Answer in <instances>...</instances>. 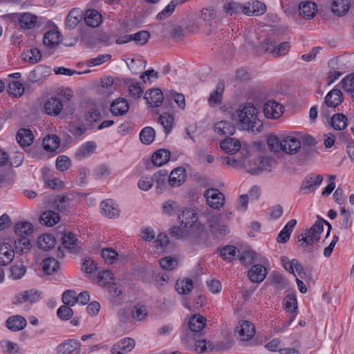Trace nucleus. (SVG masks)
Masks as SVG:
<instances>
[{
    "instance_id": "12",
    "label": "nucleus",
    "mask_w": 354,
    "mask_h": 354,
    "mask_svg": "<svg viewBox=\"0 0 354 354\" xmlns=\"http://www.w3.org/2000/svg\"><path fill=\"white\" fill-rule=\"evenodd\" d=\"M197 213L191 209H185L178 216L180 225L185 228H192L197 225Z\"/></svg>"
},
{
    "instance_id": "15",
    "label": "nucleus",
    "mask_w": 354,
    "mask_h": 354,
    "mask_svg": "<svg viewBox=\"0 0 354 354\" xmlns=\"http://www.w3.org/2000/svg\"><path fill=\"white\" fill-rule=\"evenodd\" d=\"M101 213L109 218H115L120 215V209L118 204L113 200L107 199L100 203Z\"/></svg>"
},
{
    "instance_id": "60",
    "label": "nucleus",
    "mask_w": 354,
    "mask_h": 354,
    "mask_svg": "<svg viewBox=\"0 0 354 354\" xmlns=\"http://www.w3.org/2000/svg\"><path fill=\"white\" fill-rule=\"evenodd\" d=\"M24 59L31 64H35L41 60V54L37 48H31L26 53Z\"/></svg>"
},
{
    "instance_id": "48",
    "label": "nucleus",
    "mask_w": 354,
    "mask_h": 354,
    "mask_svg": "<svg viewBox=\"0 0 354 354\" xmlns=\"http://www.w3.org/2000/svg\"><path fill=\"white\" fill-rule=\"evenodd\" d=\"M347 118L342 113L335 114L330 119V124L335 130H342L347 126Z\"/></svg>"
},
{
    "instance_id": "29",
    "label": "nucleus",
    "mask_w": 354,
    "mask_h": 354,
    "mask_svg": "<svg viewBox=\"0 0 354 354\" xmlns=\"http://www.w3.org/2000/svg\"><path fill=\"white\" fill-rule=\"evenodd\" d=\"M129 109V103L124 98L114 100L111 105V111L114 115H123L128 112Z\"/></svg>"
},
{
    "instance_id": "54",
    "label": "nucleus",
    "mask_w": 354,
    "mask_h": 354,
    "mask_svg": "<svg viewBox=\"0 0 354 354\" xmlns=\"http://www.w3.org/2000/svg\"><path fill=\"white\" fill-rule=\"evenodd\" d=\"M238 250L236 247L232 245H227L221 249L220 254L225 261L229 262L236 259Z\"/></svg>"
},
{
    "instance_id": "55",
    "label": "nucleus",
    "mask_w": 354,
    "mask_h": 354,
    "mask_svg": "<svg viewBox=\"0 0 354 354\" xmlns=\"http://www.w3.org/2000/svg\"><path fill=\"white\" fill-rule=\"evenodd\" d=\"M101 256L108 264L114 263L118 257V252L112 248H104L101 251Z\"/></svg>"
},
{
    "instance_id": "23",
    "label": "nucleus",
    "mask_w": 354,
    "mask_h": 354,
    "mask_svg": "<svg viewBox=\"0 0 354 354\" xmlns=\"http://www.w3.org/2000/svg\"><path fill=\"white\" fill-rule=\"evenodd\" d=\"M144 97L151 107L159 106L164 99L161 90L158 88L151 89L147 91Z\"/></svg>"
},
{
    "instance_id": "25",
    "label": "nucleus",
    "mask_w": 354,
    "mask_h": 354,
    "mask_svg": "<svg viewBox=\"0 0 354 354\" xmlns=\"http://www.w3.org/2000/svg\"><path fill=\"white\" fill-rule=\"evenodd\" d=\"M343 100V93L339 89L334 88L327 93L324 99V103L328 107L335 108Z\"/></svg>"
},
{
    "instance_id": "33",
    "label": "nucleus",
    "mask_w": 354,
    "mask_h": 354,
    "mask_svg": "<svg viewBox=\"0 0 354 354\" xmlns=\"http://www.w3.org/2000/svg\"><path fill=\"white\" fill-rule=\"evenodd\" d=\"M235 127L230 122L222 120L214 125V131L221 136H231L235 132Z\"/></svg>"
},
{
    "instance_id": "49",
    "label": "nucleus",
    "mask_w": 354,
    "mask_h": 354,
    "mask_svg": "<svg viewBox=\"0 0 354 354\" xmlns=\"http://www.w3.org/2000/svg\"><path fill=\"white\" fill-rule=\"evenodd\" d=\"M60 140L56 135L48 136L43 140L44 147L47 151H55L59 148Z\"/></svg>"
},
{
    "instance_id": "11",
    "label": "nucleus",
    "mask_w": 354,
    "mask_h": 354,
    "mask_svg": "<svg viewBox=\"0 0 354 354\" xmlns=\"http://www.w3.org/2000/svg\"><path fill=\"white\" fill-rule=\"evenodd\" d=\"M224 215L214 214L211 215L207 218V223L211 228V230L215 234L219 235H225L227 233V227L223 221Z\"/></svg>"
},
{
    "instance_id": "36",
    "label": "nucleus",
    "mask_w": 354,
    "mask_h": 354,
    "mask_svg": "<svg viewBox=\"0 0 354 354\" xmlns=\"http://www.w3.org/2000/svg\"><path fill=\"white\" fill-rule=\"evenodd\" d=\"M60 42V35L56 30L47 31L44 37L43 43L48 48H53Z\"/></svg>"
},
{
    "instance_id": "4",
    "label": "nucleus",
    "mask_w": 354,
    "mask_h": 354,
    "mask_svg": "<svg viewBox=\"0 0 354 354\" xmlns=\"http://www.w3.org/2000/svg\"><path fill=\"white\" fill-rule=\"evenodd\" d=\"M255 167H251L250 164L246 166L247 172L252 174H259L262 171H270L276 165V160L270 157H257L254 160Z\"/></svg>"
},
{
    "instance_id": "6",
    "label": "nucleus",
    "mask_w": 354,
    "mask_h": 354,
    "mask_svg": "<svg viewBox=\"0 0 354 354\" xmlns=\"http://www.w3.org/2000/svg\"><path fill=\"white\" fill-rule=\"evenodd\" d=\"M322 180L323 176L322 175L310 174L304 179L299 191L304 194L314 192L322 183Z\"/></svg>"
},
{
    "instance_id": "10",
    "label": "nucleus",
    "mask_w": 354,
    "mask_h": 354,
    "mask_svg": "<svg viewBox=\"0 0 354 354\" xmlns=\"http://www.w3.org/2000/svg\"><path fill=\"white\" fill-rule=\"evenodd\" d=\"M62 246L69 252L76 254L80 252V242L75 234L71 232H66L62 236Z\"/></svg>"
},
{
    "instance_id": "63",
    "label": "nucleus",
    "mask_w": 354,
    "mask_h": 354,
    "mask_svg": "<svg viewBox=\"0 0 354 354\" xmlns=\"http://www.w3.org/2000/svg\"><path fill=\"white\" fill-rule=\"evenodd\" d=\"M62 301L67 306H73L77 303V294L74 290H68L62 295Z\"/></svg>"
},
{
    "instance_id": "39",
    "label": "nucleus",
    "mask_w": 354,
    "mask_h": 354,
    "mask_svg": "<svg viewBox=\"0 0 354 354\" xmlns=\"http://www.w3.org/2000/svg\"><path fill=\"white\" fill-rule=\"evenodd\" d=\"M59 221V216L54 211H46L43 212L39 218L41 224L46 226H53Z\"/></svg>"
},
{
    "instance_id": "30",
    "label": "nucleus",
    "mask_w": 354,
    "mask_h": 354,
    "mask_svg": "<svg viewBox=\"0 0 354 354\" xmlns=\"http://www.w3.org/2000/svg\"><path fill=\"white\" fill-rule=\"evenodd\" d=\"M84 21L88 26L97 27L102 21V15L95 9L88 10L85 13Z\"/></svg>"
},
{
    "instance_id": "42",
    "label": "nucleus",
    "mask_w": 354,
    "mask_h": 354,
    "mask_svg": "<svg viewBox=\"0 0 354 354\" xmlns=\"http://www.w3.org/2000/svg\"><path fill=\"white\" fill-rule=\"evenodd\" d=\"M224 88V83L223 82H219L216 85V90L210 93L208 99V102L210 105L221 103Z\"/></svg>"
},
{
    "instance_id": "62",
    "label": "nucleus",
    "mask_w": 354,
    "mask_h": 354,
    "mask_svg": "<svg viewBox=\"0 0 354 354\" xmlns=\"http://www.w3.org/2000/svg\"><path fill=\"white\" fill-rule=\"evenodd\" d=\"M71 165L70 158L66 156H59L56 159V167L59 171H64Z\"/></svg>"
},
{
    "instance_id": "53",
    "label": "nucleus",
    "mask_w": 354,
    "mask_h": 354,
    "mask_svg": "<svg viewBox=\"0 0 354 354\" xmlns=\"http://www.w3.org/2000/svg\"><path fill=\"white\" fill-rule=\"evenodd\" d=\"M131 41L137 45L143 46L147 43L150 38V33L147 30H140L134 34H131Z\"/></svg>"
},
{
    "instance_id": "7",
    "label": "nucleus",
    "mask_w": 354,
    "mask_h": 354,
    "mask_svg": "<svg viewBox=\"0 0 354 354\" xmlns=\"http://www.w3.org/2000/svg\"><path fill=\"white\" fill-rule=\"evenodd\" d=\"M301 141L295 135L282 136V151L287 154H295L301 149Z\"/></svg>"
},
{
    "instance_id": "27",
    "label": "nucleus",
    "mask_w": 354,
    "mask_h": 354,
    "mask_svg": "<svg viewBox=\"0 0 354 354\" xmlns=\"http://www.w3.org/2000/svg\"><path fill=\"white\" fill-rule=\"evenodd\" d=\"M299 12L301 16L306 19L313 18L317 12V8L315 3L312 1H305L300 3Z\"/></svg>"
},
{
    "instance_id": "51",
    "label": "nucleus",
    "mask_w": 354,
    "mask_h": 354,
    "mask_svg": "<svg viewBox=\"0 0 354 354\" xmlns=\"http://www.w3.org/2000/svg\"><path fill=\"white\" fill-rule=\"evenodd\" d=\"M59 268V262L54 258H48L42 262L43 271L47 274H53Z\"/></svg>"
},
{
    "instance_id": "14",
    "label": "nucleus",
    "mask_w": 354,
    "mask_h": 354,
    "mask_svg": "<svg viewBox=\"0 0 354 354\" xmlns=\"http://www.w3.org/2000/svg\"><path fill=\"white\" fill-rule=\"evenodd\" d=\"M44 108L47 115L58 116L63 110L64 104L59 98L51 97L45 102Z\"/></svg>"
},
{
    "instance_id": "21",
    "label": "nucleus",
    "mask_w": 354,
    "mask_h": 354,
    "mask_svg": "<svg viewBox=\"0 0 354 354\" xmlns=\"http://www.w3.org/2000/svg\"><path fill=\"white\" fill-rule=\"evenodd\" d=\"M283 106L278 102L274 101L267 102L263 106V111L265 115L268 118L275 119L280 117L282 111Z\"/></svg>"
},
{
    "instance_id": "26",
    "label": "nucleus",
    "mask_w": 354,
    "mask_h": 354,
    "mask_svg": "<svg viewBox=\"0 0 354 354\" xmlns=\"http://www.w3.org/2000/svg\"><path fill=\"white\" fill-rule=\"evenodd\" d=\"M97 148L96 144L93 141H88L83 145L77 149L75 153V157L77 160H82L91 156Z\"/></svg>"
},
{
    "instance_id": "9",
    "label": "nucleus",
    "mask_w": 354,
    "mask_h": 354,
    "mask_svg": "<svg viewBox=\"0 0 354 354\" xmlns=\"http://www.w3.org/2000/svg\"><path fill=\"white\" fill-rule=\"evenodd\" d=\"M204 196L209 206L214 209H219L225 203L224 195L216 189L205 191Z\"/></svg>"
},
{
    "instance_id": "45",
    "label": "nucleus",
    "mask_w": 354,
    "mask_h": 354,
    "mask_svg": "<svg viewBox=\"0 0 354 354\" xmlns=\"http://www.w3.org/2000/svg\"><path fill=\"white\" fill-rule=\"evenodd\" d=\"M82 18V12L79 9H73L69 12L66 19V26L68 28H74Z\"/></svg>"
},
{
    "instance_id": "43",
    "label": "nucleus",
    "mask_w": 354,
    "mask_h": 354,
    "mask_svg": "<svg viewBox=\"0 0 354 354\" xmlns=\"http://www.w3.org/2000/svg\"><path fill=\"white\" fill-rule=\"evenodd\" d=\"M55 244V240L54 237L48 234L41 235L37 239L38 247L44 251L54 248Z\"/></svg>"
},
{
    "instance_id": "40",
    "label": "nucleus",
    "mask_w": 354,
    "mask_h": 354,
    "mask_svg": "<svg viewBox=\"0 0 354 354\" xmlns=\"http://www.w3.org/2000/svg\"><path fill=\"white\" fill-rule=\"evenodd\" d=\"M169 151L160 149L153 153L151 160L154 165L160 167L167 162L169 160Z\"/></svg>"
},
{
    "instance_id": "41",
    "label": "nucleus",
    "mask_w": 354,
    "mask_h": 354,
    "mask_svg": "<svg viewBox=\"0 0 354 354\" xmlns=\"http://www.w3.org/2000/svg\"><path fill=\"white\" fill-rule=\"evenodd\" d=\"M32 245L29 241V239L26 237H18L17 240L15 241V252L19 254H26L30 250Z\"/></svg>"
},
{
    "instance_id": "2",
    "label": "nucleus",
    "mask_w": 354,
    "mask_h": 354,
    "mask_svg": "<svg viewBox=\"0 0 354 354\" xmlns=\"http://www.w3.org/2000/svg\"><path fill=\"white\" fill-rule=\"evenodd\" d=\"M324 225L328 227L326 233V236H328L332 228L331 225L324 219L317 220L310 229L306 230L305 233L299 236V245L306 248L317 243L320 239V234L323 232Z\"/></svg>"
},
{
    "instance_id": "35",
    "label": "nucleus",
    "mask_w": 354,
    "mask_h": 354,
    "mask_svg": "<svg viewBox=\"0 0 354 354\" xmlns=\"http://www.w3.org/2000/svg\"><path fill=\"white\" fill-rule=\"evenodd\" d=\"M37 17L29 12L20 14L18 17V21L21 28L25 29H31L36 25Z\"/></svg>"
},
{
    "instance_id": "58",
    "label": "nucleus",
    "mask_w": 354,
    "mask_h": 354,
    "mask_svg": "<svg viewBox=\"0 0 354 354\" xmlns=\"http://www.w3.org/2000/svg\"><path fill=\"white\" fill-rule=\"evenodd\" d=\"M179 0H172L160 13L158 14L156 18L159 20L165 19L170 16L175 10L176 6L180 3Z\"/></svg>"
},
{
    "instance_id": "16",
    "label": "nucleus",
    "mask_w": 354,
    "mask_h": 354,
    "mask_svg": "<svg viewBox=\"0 0 354 354\" xmlns=\"http://www.w3.org/2000/svg\"><path fill=\"white\" fill-rule=\"evenodd\" d=\"M80 346L81 344L77 340L67 339L58 345L56 350L58 354H79Z\"/></svg>"
},
{
    "instance_id": "28",
    "label": "nucleus",
    "mask_w": 354,
    "mask_h": 354,
    "mask_svg": "<svg viewBox=\"0 0 354 354\" xmlns=\"http://www.w3.org/2000/svg\"><path fill=\"white\" fill-rule=\"evenodd\" d=\"M26 325V319L21 315H12L6 321L7 328L12 331L21 330Z\"/></svg>"
},
{
    "instance_id": "59",
    "label": "nucleus",
    "mask_w": 354,
    "mask_h": 354,
    "mask_svg": "<svg viewBox=\"0 0 354 354\" xmlns=\"http://www.w3.org/2000/svg\"><path fill=\"white\" fill-rule=\"evenodd\" d=\"M268 145L269 149L274 152L282 151V136L281 138L276 136H270L268 138Z\"/></svg>"
},
{
    "instance_id": "37",
    "label": "nucleus",
    "mask_w": 354,
    "mask_h": 354,
    "mask_svg": "<svg viewBox=\"0 0 354 354\" xmlns=\"http://www.w3.org/2000/svg\"><path fill=\"white\" fill-rule=\"evenodd\" d=\"M220 147L225 153L233 154L241 149V143L234 138H228L221 142Z\"/></svg>"
},
{
    "instance_id": "61",
    "label": "nucleus",
    "mask_w": 354,
    "mask_h": 354,
    "mask_svg": "<svg viewBox=\"0 0 354 354\" xmlns=\"http://www.w3.org/2000/svg\"><path fill=\"white\" fill-rule=\"evenodd\" d=\"M26 268L22 264H15L10 268V276L13 279H21L26 273Z\"/></svg>"
},
{
    "instance_id": "31",
    "label": "nucleus",
    "mask_w": 354,
    "mask_h": 354,
    "mask_svg": "<svg viewBox=\"0 0 354 354\" xmlns=\"http://www.w3.org/2000/svg\"><path fill=\"white\" fill-rule=\"evenodd\" d=\"M206 325V319L198 314L191 317L189 321V328L192 332L200 333Z\"/></svg>"
},
{
    "instance_id": "56",
    "label": "nucleus",
    "mask_w": 354,
    "mask_h": 354,
    "mask_svg": "<svg viewBox=\"0 0 354 354\" xmlns=\"http://www.w3.org/2000/svg\"><path fill=\"white\" fill-rule=\"evenodd\" d=\"M8 91L14 97H21L24 93V87L19 82H12L8 84Z\"/></svg>"
},
{
    "instance_id": "34",
    "label": "nucleus",
    "mask_w": 354,
    "mask_h": 354,
    "mask_svg": "<svg viewBox=\"0 0 354 354\" xmlns=\"http://www.w3.org/2000/svg\"><path fill=\"white\" fill-rule=\"evenodd\" d=\"M153 182L155 183L158 193H162L168 182V173L166 170H160L153 176Z\"/></svg>"
},
{
    "instance_id": "5",
    "label": "nucleus",
    "mask_w": 354,
    "mask_h": 354,
    "mask_svg": "<svg viewBox=\"0 0 354 354\" xmlns=\"http://www.w3.org/2000/svg\"><path fill=\"white\" fill-rule=\"evenodd\" d=\"M255 334L254 326L248 321L239 322L236 329V335L237 338L242 341L246 342L250 340Z\"/></svg>"
},
{
    "instance_id": "22",
    "label": "nucleus",
    "mask_w": 354,
    "mask_h": 354,
    "mask_svg": "<svg viewBox=\"0 0 354 354\" xmlns=\"http://www.w3.org/2000/svg\"><path fill=\"white\" fill-rule=\"evenodd\" d=\"M14 257L15 251L10 244L0 243V266L9 264L13 260Z\"/></svg>"
},
{
    "instance_id": "19",
    "label": "nucleus",
    "mask_w": 354,
    "mask_h": 354,
    "mask_svg": "<svg viewBox=\"0 0 354 354\" xmlns=\"http://www.w3.org/2000/svg\"><path fill=\"white\" fill-rule=\"evenodd\" d=\"M242 12L248 15H260L266 10V5L259 1L247 3L241 7Z\"/></svg>"
},
{
    "instance_id": "13",
    "label": "nucleus",
    "mask_w": 354,
    "mask_h": 354,
    "mask_svg": "<svg viewBox=\"0 0 354 354\" xmlns=\"http://www.w3.org/2000/svg\"><path fill=\"white\" fill-rule=\"evenodd\" d=\"M135 346V341L132 338L126 337L115 343L111 348V354H125L130 352Z\"/></svg>"
},
{
    "instance_id": "38",
    "label": "nucleus",
    "mask_w": 354,
    "mask_h": 354,
    "mask_svg": "<svg viewBox=\"0 0 354 354\" xmlns=\"http://www.w3.org/2000/svg\"><path fill=\"white\" fill-rule=\"evenodd\" d=\"M297 224L296 219H292L288 221L284 227L280 231L277 236V241L279 243L287 242L290 236V234Z\"/></svg>"
},
{
    "instance_id": "8",
    "label": "nucleus",
    "mask_w": 354,
    "mask_h": 354,
    "mask_svg": "<svg viewBox=\"0 0 354 354\" xmlns=\"http://www.w3.org/2000/svg\"><path fill=\"white\" fill-rule=\"evenodd\" d=\"M50 73L49 67L38 65L29 73L28 80L31 83L41 84L50 76Z\"/></svg>"
},
{
    "instance_id": "50",
    "label": "nucleus",
    "mask_w": 354,
    "mask_h": 354,
    "mask_svg": "<svg viewBox=\"0 0 354 354\" xmlns=\"http://www.w3.org/2000/svg\"><path fill=\"white\" fill-rule=\"evenodd\" d=\"M176 289L180 294H188L193 289L192 281L187 278L178 280L176 283Z\"/></svg>"
},
{
    "instance_id": "17",
    "label": "nucleus",
    "mask_w": 354,
    "mask_h": 354,
    "mask_svg": "<svg viewBox=\"0 0 354 354\" xmlns=\"http://www.w3.org/2000/svg\"><path fill=\"white\" fill-rule=\"evenodd\" d=\"M351 8L350 0H333L330 9L331 12L337 17L346 15Z\"/></svg>"
},
{
    "instance_id": "1",
    "label": "nucleus",
    "mask_w": 354,
    "mask_h": 354,
    "mask_svg": "<svg viewBox=\"0 0 354 354\" xmlns=\"http://www.w3.org/2000/svg\"><path fill=\"white\" fill-rule=\"evenodd\" d=\"M231 118L241 129L253 133L260 132L263 128L262 122L257 118V109L250 103L241 104L232 112Z\"/></svg>"
},
{
    "instance_id": "57",
    "label": "nucleus",
    "mask_w": 354,
    "mask_h": 354,
    "mask_svg": "<svg viewBox=\"0 0 354 354\" xmlns=\"http://www.w3.org/2000/svg\"><path fill=\"white\" fill-rule=\"evenodd\" d=\"M113 274L109 270H104L99 272L97 276V283L100 286H107L113 283Z\"/></svg>"
},
{
    "instance_id": "3",
    "label": "nucleus",
    "mask_w": 354,
    "mask_h": 354,
    "mask_svg": "<svg viewBox=\"0 0 354 354\" xmlns=\"http://www.w3.org/2000/svg\"><path fill=\"white\" fill-rule=\"evenodd\" d=\"M261 48L265 53H269L277 57L286 55L290 49V45L288 41L277 44L272 40L266 39L261 44Z\"/></svg>"
},
{
    "instance_id": "44",
    "label": "nucleus",
    "mask_w": 354,
    "mask_h": 354,
    "mask_svg": "<svg viewBox=\"0 0 354 354\" xmlns=\"http://www.w3.org/2000/svg\"><path fill=\"white\" fill-rule=\"evenodd\" d=\"M158 122L162 126L165 132L167 134L174 127V117L171 113L160 114L158 117Z\"/></svg>"
},
{
    "instance_id": "64",
    "label": "nucleus",
    "mask_w": 354,
    "mask_h": 354,
    "mask_svg": "<svg viewBox=\"0 0 354 354\" xmlns=\"http://www.w3.org/2000/svg\"><path fill=\"white\" fill-rule=\"evenodd\" d=\"M342 88L346 92L354 91V74L346 75L341 81Z\"/></svg>"
},
{
    "instance_id": "20",
    "label": "nucleus",
    "mask_w": 354,
    "mask_h": 354,
    "mask_svg": "<svg viewBox=\"0 0 354 354\" xmlns=\"http://www.w3.org/2000/svg\"><path fill=\"white\" fill-rule=\"evenodd\" d=\"M267 273V269L263 266L256 264L248 270V277L252 282L261 283L265 279Z\"/></svg>"
},
{
    "instance_id": "46",
    "label": "nucleus",
    "mask_w": 354,
    "mask_h": 354,
    "mask_svg": "<svg viewBox=\"0 0 354 354\" xmlns=\"http://www.w3.org/2000/svg\"><path fill=\"white\" fill-rule=\"evenodd\" d=\"M16 234L19 237L27 236L33 232V227L29 222H19L17 223L15 229Z\"/></svg>"
},
{
    "instance_id": "52",
    "label": "nucleus",
    "mask_w": 354,
    "mask_h": 354,
    "mask_svg": "<svg viewBox=\"0 0 354 354\" xmlns=\"http://www.w3.org/2000/svg\"><path fill=\"white\" fill-rule=\"evenodd\" d=\"M155 138V131L151 127H147L142 129L140 133V140L145 145L152 143Z\"/></svg>"
},
{
    "instance_id": "24",
    "label": "nucleus",
    "mask_w": 354,
    "mask_h": 354,
    "mask_svg": "<svg viewBox=\"0 0 354 354\" xmlns=\"http://www.w3.org/2000/svg\"><path fill=\"white\" fill-rule=\"evenodd\" d=\"M240 261L245 266H249L256 262L266 263L267 259L265 257H259L255 252L247 250L243 252L239 257Z\"/></svg>"
},
{
    "instance_id": "32",
    "label": "nucleus",
    "mask_w": 354,
    "mask_h": 354,
    "mask_svg": "<svg viewBox=\"0 0 354 354\" xmlns=\"http://www.w3.org/2000/svg\"><path fill=\"white\" fill-rule=\"evenodd\" d=\"M17 142L21 147H27L30 145L34 140L32 131L28 129H21L18 131L16 136Z\"/></svg>"
},
{
    "instance_id": "47",
    "label": "nucleus",
    "mask_w": 354,
    "mask_h": 354,
    "mask_svg": "<svg viewBox=\"0 0 354 354\" xmlns=\"http://www.w3.org/2000/svg\"><path fill=\"white\" fill-rule=\"evenodd\" d=\"M167 99L173 100L181 110L185 109V98L183 93H177L174 90L169 91L165 96V100Z\"/></svg>"
},
{
    "instance_id": "18",
    "label": "nucleus",
    "mask_w": 354,
    "mask_h": 354,
    "mask_svg": "<svg viewBox=\"0 0 354 354\" xmlns=\"http://www.w3.org/2000/svg\"><path fill=\"white\" fill-rule=\"evenodd\" d=\"M186 180L185 169L181 167L174 169L168 177V183L172 187L182 185Z\"/></svg>"
}]
</instances>
